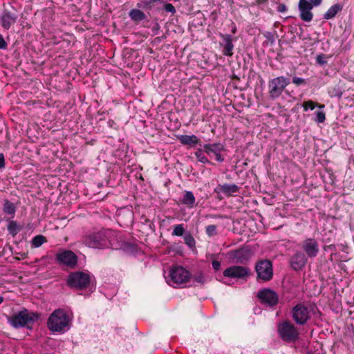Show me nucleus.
<instances>
[{
	"mask_svg": "<svg viewBox=\"0 0 354 354\" xmlns=\"http://www.w3.org/2000/svg\"><path fill=\"white\" fill-rule=\"evenodd\" d=\"M73 314L71 310L58 308L48 317L47 326L53 333H64L72 325Z\"/></svg>",
	"mask_w": 354,
	"mask_h": 354,
	"instance_id": "nucleus-1",
	"label": "nucleus"
},
{
	"mask_svg": "<svg viewBox=\"0 0 354 354\" xmlns=\"http://www.w3.org/2000/svg\"><path fill=\"white\" fill-rule=\"evenodd\" d=\"M112 234L110 230H101L89 233L84 236L83 243L85 245L95 248L104 249L111 247L110 239Z\"/></svg>",
	"mask_w": 354,
	"mask_h": 354,
	"instance_id": "nucleus-2",
	"label": "nucleus"
},
{
	"mask_svg": "<svg viewBox=\"0 0 354 354\" xmlns=\"http://www.w3.org/2000/svg\"><path fill=\"white\" fill-rule=\"evenodd\" d=\"M189 272L182 266L172 267L165 277L167 283L174 288L184 286L190 279Z\"/></svg>",
	"mask_w": 354,
	"mask_h": 354,
	"instance_id": "nucleus-3",
	"label": "nucleus"
},
{
	"mask_svg": "<svg viewBox=\"0 0 354 354\" xmlns=\"http://www.w3.org/2000/svg\"><path fill=\"white\" fill-rule=\"evenodd\" d=\"M38 319V315L34 313H29L24 309L8 318V323L14 328H21L32 324Z\"/></svg>",
	"mask_w": 354,
	"mask_h": 354,
	"instance_id": "nucleus-4",
	"label": "nucleus"
},
{
	"mask_svg": "<svg viewBox=\"0 0 354 354\" xmlns=\"http://www.w3.org/2000/svg\"><path fill=\"white\" fill-rule=\"evenodd\" d=\"M290 84V80L283 76H279L268 82V94L271 100L278 98L286 87Z\"/></svg>",
	"mask_w": 354,
	"mask_h": 354,
	"instance_id": "nucleus-5",
	"label": "nucleus"
},
{
	"mask_svg": "<svg viewBox=\"0 0 354 354\" xmlns=\"http://www.w3.org/2000/svg\"><path fill=\"white\" fill-rule=\"evenodd\" d=\"M90 281L91 278L88 274L77 271L71 272L68 276L66 283L71 288L81 290L87 288Z\"/></svg>",
	"mask_w": 354,
	"mask_h": 354,
	"instance_id": "nucleus-6",
	"label": "nucleus"
},
{
	"mask_svg": "<svg viewBox=\"0 0 354 354\" xmlns=\"http://www.w3.org/2000/svg\"><path fill=\"white\" fill-rule=\"evenodd\" d=\"M277 331L281 339L287 342H293L299 338L298 330L290 322L285 321L279 323Z\"/></svg>",
	"mask_w": 354,
	"mask_h": 354,
	"instance_id": "nucleus-7",
	"label": "nucleus"
},
{
	"mask_svg": "<svg viewBox=\"0 0 354 354\" xmlns=\"http://www.w3.org/2000/svg\"><path fill=\"white\" fill-rule=\"evenodd\" d=\"M255 270L258 279L263 281L271 280L273 277L272 262L269 260H261L257 263Z\"/></svg>",
	"mask_w": 354,
	"mask_h": 354,
	"instance_id": "nucleus-8",
	"label": "nucleus"
},
{
	"mask_svg": "<svg viewBox=\"0 0 354 354\" xmlns=\"http://www.w3.org/2000/svg\"><path fill=\"white\" fill-rule=\"evenodd\" d=\"M55 259L59 264L74 268L77 264V257L71 250H61L56 254Z\"/></svg>",
	"mask_w": 354,
	"mask_h": 354,
	"instance_id": "nucleus-9",
	"label": "nucleus"
},
{
	"mask_svg": "<svg viewBox=\"0 0 354 354\" xmlns=\"http://www.w3.org/2000/svg\"><path fill=\"white\" fill-rule=\"evenodd\" d=\"M250 274V269L245 266H232L223 271V276L231 279H244Z\"/></svg>",
	"mask_w": 354,
	"mask_h": 354,
	"instance_id": "nucleus-10",
	"label": "nucleus"
},
{
	"mask_svg": "<svg viewBox=\"0 0 354 354\" xmlns=\"http://www.w3.org/2000/svg\"><path fill=\"white\" fill-rule=\"evenodd\" d=\"M301 249L308 258L314 259L319 252V245L315 239L308 238L302 241Z\"/></svg>",
	"mask_w": 354,
	"mask_h": 354,
	"instance_id": "nucleus-11",
	"label": "nucleus"
},
{
	"mask_svg": "<svg viewBox=\"0 0 354 354\" xmlns=\"http://www.w3.org/2000/svg\"><path fill=\"white\" fill-rule=\"evenodd\" d=\"M257 297L261 303L270 307L277 305L279 301L277 292L269 288H264L259 291Z\"/></svg>",
	"mask_w": 354,
	"mask_h": 354,
	"instance_id": "nucleus-12",
	"label": "nucleus"
},
{
	"mask_svg": "<svg viewBox=\"0 0 354 354\" xmlns=\"http://www.w3.org/2000/svg\"><path fill=\"white\" fill-rule=\"evenodd\" d=\"M292 318L294 321L300 325H304L310 317L308 308L303 304H299L292 308Z\"/></svg>",
	"mask_w": 354,
	"mask_h": 354,
	"instance_id": "nucleus-13",
	"label": "nucleus"
},
{
	"mask_svg": "<svg viewBox=\"0 0 354 354\" xmlns=\"http://www.w3.org/2000/svg\"><path fill=\"white\" fill-rule=\"evenodd\" d=\"M205 152L210 157L214 156V160L218 162H223L224 158L222 152L224 151V146L220 143L206 144L203 146Z\"/></svg>",
	"mask_w": 354,
	"mask_h": 354,
	"instance_id": "nucleus-14",
	"label": "nucleus"
},
{
	"mask_svg": "<svg viewBox=\"0 0 354 354\" xmlns=\"http://www.w3.org/2000/svg\"><path fill=\"white\" fill-rule=\"evenodd\" d=\"M220 37L221 38V41L219 44L222 48V53L225 56L232 57L234 54V44L233 41H236V38H233L231 35L229 34H219Z\"/></svg>",
	"mask_w": 354,
	"mask_h": 354,
	"instance_id": "nucleus-15",
	"label": "nucleus"
},
{
	"mask_svg": "<svg viewBox=\"0 0 354 354\" xmlns=\"http://www.w3.org/2000/svg\"><path fill=\"white\" fill-rule=\"evenodd\" d=\"M307 261L308 257L301 251H297L290 259L291 268L295 270H301L305 267Z\"/></svg>",
	"mask_w": 354,
	"mask_h": 354,
	"instance_id": "nucleus-16",
	"label": "nucleus"
},
{
	"mask_svg": "<svg viewBox=\"0 0 354 354\" xmlns=\"http://www.w3.org/2000/svg\"><path fill=\"white\" fill-rule=\"evenodd\" d=\"M307 0H299V10L300 13L301 19L306 22H310L312 21L313 14L311 10L313 8Z\"/></svg>",
	"mask_w": 354,
	"mask_h": 354,
	"instance_id": "nucleus-17",
	"label": "nucleus"
},
{
	"mask_svg": "<svg viewBox=\"0 0 354 354\" xmlns=\"http://www.w3.org/2000/svg\"><path fill=\"white\" fill-rule=\"evenodd\" d=\"M250 250L246 248H242L229 252L230 259L238 263H243L247 261L250 259Z\"/></svg>",
	"mask_w": 354,
	"mask_h": 354,
	"instance_id": "nucleus-18",
	"label": "nucleus"
},
{
	"mask_svg": "<svg viewBox=\"0 0 354 354\" xmlns=\"http://www.w3.org/2000/svg\"><path fill=\"white\" fill-rule=\"evenodd\" d=\"M17 19L15 12L5 10L1 16V24L4 29H9Z\"/></svg>",
	"mask_w": 354,
	"mask_h": 354,
	"instance_id": "nucleus-19",
	"label": "nucleus"
},
{
	"mask_svg": "<svg viewBox=\"0 0 354 354\" xmlns=\"http://www.w3.org/2000/svg\"><path fill=\"white\" fill-rule=\"evenodd\" d=\"M218 189L219 192L228 197L235 196L239 191V187L235 184H223L220 185Z\"/></svg>",
	"mask_w": 354,
	"mask_h": 354,
	"instance_id": "nucleus-20",
	"label": "nucleus"
},
{
	"mask_svg": "<svg viewBox=\"0 0 354 354\" xmlns=\"http://www.w3.org/2000/svg\"><path fill=\"white\" fill-rule=\"evenodd\" d=\"M178 139L183 145H194L199 143L200 140L195 135H180L178 136Z\"/></svg>",
	"mask_w": 354,
	"mask_h": 354,
	"instance_id": "nucleus-21",
	"label": "nucleus"
},
{
	"mask_svg": "<svg viewBox=\"0 0 354 354\" xmlns=\"http://www.w3.org/2000/svg\"><path fill=\"white\" fill-rule=\"evenodd\" d=\"M342 8L343 6L340 3H335L333 5L324 13V18L327 20L334 18L336 15L342 10Z\"/></svg>",
	"mask_w": 354,
	"mask_h": 354,
	"instance_id": "nucleus-22",
	"label": "nucleus"
},
{
	"mask_svg": "<svg viewBox=\"0 0 354 354\" xmlns=\"http://www.w3.org/2000/svg\"><path fill=\"white\" fill-rule=\"evenodd\" d=\"M131 20L139 22L146 19V15L140 9H132L129 13Z\"/></svg>",
	"mask_w": 354,
	"mask_h": 354,
	"instance_id": "nucleus-23",
	"label": "nucleus"
},
{
	"mask_svg": "<svg viewBox=\"0 0 354 354\" xmlns=\"http://www.w3.org/2000/svg\"><path fill=\"white\" fill-rule=\"evenodd\" d=\"M183 203L190 207H193L195 203V197L192 192H186L183 201Z\"/></svg>",
	"mask_w": 354,
	"mask_h": 354,
	"instance_id": "nucleus-24",
	"label": "nucleus"
},
{
	"mask_svg": "<svg viewBox=\"0 0 354 354\" xmlns=\"http://www.w3.org/2000/svg\"><path fill=\"white\" fill-rule=\"evenodd\" d=\"M3 210L6 214L12 215L15 213L16 207L15 205L8 200H4Z\"/></svg>",
	"mask_w": 354,
	"mask_h": 354,
	"instance_id": "nucleus-25",
	"label": "nucleus"
},
{
	"mask_svg": "<svg viewBox=\"0 0 354 354\" xmlns=\"http://www.w3.org/2000/svg\"><path fill=\"white\" fill-rule=\"evenodd\" d=\"M47 241L46 237L43 235H37L34 236L31 241V244L33 248H39L42 244Z\"/></svg>",
	"mask_w": 354,
	"mask_h": 354,
	"instance_id": "nucleus-26",
	"label": "nucleus"
},
{
	"mask_svg": "<svg viewBox=\"0 0 354 354\" xmlns=\"http://www.w3.org/2000/svg\"><path fill=\"white\" fill-rule=\"evenodd\" d=\"M205 151H203L201 149H198L195 152V156L197 160L203 163L208 162V159L205 155Z\"/></svg>",
	"mask_w": 354,
	"mask_h": 354,
	"instance_id": "nucleus-27",
	"label": "nucleus"
},
{
	"mask_svg": "<svg viewBox=\"0 0 354 354\" xmlns=\"http://www.w3.org/2000/svg\"><path fill=\"white\" fill-rule=\"evenodd\" d=\"M185 232V228L183 224H178L174 226L172 235L180 236H183Z\"/></svg>",
	"mask_w": 354,
	"mask_h": 354,
	"instance_id": "nucleus-28",
	"label": "nucleus"
},
{
	"mask_svg": "<svg viewBox=\"0 0 354 354\" xmlns=\"http://www.w3.org/2000/svg\"><path fill=\"white\" fill-rule=\"evenodd\" d=\"M8 230L10 234L15 236L19 232V227L15 222L12 221L9 223Z\"/></svg>",
	"mask_w": 354,
	"mask_h": 354,
	"instance_id": "nucleus-29",
	"label": "nucleus"
},
{
	"mask_svg": "<svg viewBox=\"0 0 354 354\" xmlns=\"http://www.w3.org/2000/svg\"><path fill=\"white\" fill-rule=\"evenodd\" d=\"M185 243L189 247L193 248L195 245V240L190 234H187L184 236Z\"/></svg>",
	"mask_w": 354,
	"mask_h": 354,
	"instance_id": "nucleus-30",
	"label": "nucleus"
},
{
	"mask_svg": "<svg viewBox=\"0 0 354 354\" xmlns=\"http://www.w3.org/2000/svg\"><path fill=\"white\" fill-rule=\"evenodd\" d=\"M206 233L209 236H213L217 234L216 226L214 225H209L206 227Z\"/></svg>",
	"mask_w": 354,
	"mask_h": 354,
	"instance_id": "nucleus-31",
	"label": "nucleus"
},
{
	"mask_svg": "<svg viewBox=\"0 0 354 354\" xmlns=\"http://www.w3.org/2000/svg\"><path fill=\"white\" fill-rule=\"evenodd\" d=\"M315 106V103L312 100H308L303 103V107L305 111H307L308 109L313 110Z\"/></svg>",
	"mask_w": 354,
	"mask_h": 354,
	"instance_id": "nucleus-32",
	"label": "nucleus"
},
{
	"mask_svg": "<svg viewBox=\"0 0 354 354\" xmlns=\"http://www.w3.org/2000/svg\"><path fill=\"white\" fill-rule=\"evenodd\" d=\"M292 83L297 86H300L302 84H306V82L304 79H303L301 77H294L292 78Z\"/></svg>",
	"mask_w": 354,
	"mask_h": 354,
	"instance_id": "nucleus-33",
	"label": "nucleus"
},
{
	"mask_svg": "<svg viewBox=\"0 0 354 354\" xmlns=\"http://www.w3.org/2000/svg\"><path fill=\"white\" fill-rule=\"evenodd\" d=\"M164 8L167 12H171V14H174L176 12V8L171 3H165L164 6Z\"/></svg>",
	"mask_w": 354,
	"mask_h": 354,
	"instance_id": "nucleus-34",
	"label": "nucleus"
},
{
	"mask_svg": "<svg viewBox=\"0 0 354 354\" xmlns=\"http://www.w3.org/2000/svg\"><path fill=\"white\" fill-rule=\"evenodd\" d=\"M316 121L318 122L319 123L324 122L326 119L325 113L322 111H318L316 114Z\"/></svg>",
	"mask_w": 354,
	"mask_h": 354,
	"instance_id": "nucleus-35",
	"label": "nucleus"
},
{
	"mask_svg": "<svg viewBox=\"0 0 354 354\" xmlns=\"http://www.w3.org/2000/svg\"><path fill=\"white\" fill-rule=\"evenodd\" d=\"M308 2L311 4L312 8H313L319 6L322 3V0H309Z\"/></svg>",
	"mask_w": 354,
	"mask_h": 354,
	"instance_id": "nucleus-36",
	"label": "nucleus"
},
{
	"mask_svg": "<svg viewBox=\"0 0 354 354\" xmlns=\"http://www.w3.org/2000/svg\"><path fill=\"white\" fill-rule=\"evenodd\" d=\"M212 268L215 271H217L220 269L221 267V263L216 260H214L212 261Z\"/></svg>",
	"mask_w": 354,
	"mask_h": 354,
	"instance_id": "nucleus-37",
	"label": "nucleus"
},
{
	"mask_svg": "<svg viewBox=\"0 0 354 354\" xmlns=\"http://www.w3.org/2000/svg\"><path fill=\"white\" fill-rule=\"evenodd\" d=\"M7 47V43L3 36L0 35V49H5Z\"/></svg>",
	"mask_w": 354,
	"mask_h": 354,
	"instance_id": "nucleus-38",
	"label": "nucleus"
},
{
	"mask_svg": "<svg viewBox=\"0 0 354 354\" xmlns=\"http://www.w3.org/2000/svg\"><path fill=\"white\" fill-rule=\"evenodd\" d=\"M194 280L198 283H203L205 281L204 276L202 274H200L194 277Z\"/></svg>",
	"mask_w": 354,
	"mask_h": 354,
	"instance_id": "nucleus-39",
	"label": "nucleus"
},
{
	"mask_svg": "<svg viewBox=\"0 0 354 354\" xmlns=\"http://www.w3.org/2000/svg\"><path fill=\"white\" fill-rule=\"evenodd\" d=\"M279 12H284L287 10V7L284 4H279L277 8Z\"/></svg>",
	"mask_w": 354,
	"mask_h": 354,
	"instance_id": "nucleus-40",
	"label": "nucleus"
},
{
	"mask_svg": "<svg viewBox=\"0 0 354 354\" xmlns=\"http://www.w3.org/2000/svg\"><path fill=\"white\" fill-rule=\"evenodd\" d=\"M5 166V158L4 155L1 153H0V169L3 168Z\"/></svg>",
	"mask_w": 354,
	"mask_h": 354,
	"instance_id": "nucleus-41",
	"label": "nucleus"
},
{
	"mask_svg": "<svg viewBox=\"0 0 354 354\" xmlns=\"http://www.w3.org/2000/svg\"><path fill=\"white\" fill-rule=\"evenodd\" d=\"M317 62L319 63V64H323L325 63V62L322 59V56L319 55L317 56Z\"/></svg>",
	"mask_w": 354,
	"mask_h": 354,
	"instance_id": "nucleus-42",
	"label": "nucleus"
},
{
	"mask_svg": "<svg viewBox=\"0 0 354 354\" xmlns=\"http://www.w3.org/2000/svg\"><path fill=\"white\" fill-rule=\"evenodd\" d=\"M231 32L232 33H234V34L236 33V27L235 26H233Z\"/></svg>",
	"mask_w": 354,
	"mask_h": 354,
	"instance_id": "nucleus-43",
	"label": "nucleus"
},
{
	"mask_svg": "<svg viewBox=\"0 0 354 354\" xmlns=\"http://www.w3.org/2000/svg\"><path fill=\"white\" fill-rule=\"evenodd\" d=\"M26 257H27V254H25V253H23V254H21V258H22V259H25V258H26Z\"/></svg>",
	"mask_w": 354,
	"mask_h": 354,
	"instance_id": "nucleus-44",
	"label": "nucleus"
},
{
	"mask_svg": "<svg viewBox=\"0 0 354 354\" xmlns=\"http://www.w3.org/2000/svg\"><path fill=\"white\" fill-rule=\"evenodd\" d=\"M3 297H0V304H2L3 302Z\"/></svg>",
	"mask_w": 354,
	"mask_h": 354,
	"instance_id": "nucleus-45",
	"label": "nucleus"
},
{
	"mask_svg": "<svg viewBox=\"0 0 354 354\" xmlns=\"http://www.w3.org/2000/svg\"><path fill=\"white\" fill-rule=\"evenodd\" d=\"M320 108H323L324 107V105H322V106H319Z\"/></svg>",
	"mask_w": 354,
	"mask_h": 354,
	"instance_id": "nucleus-46",
	"label": "nucleus"
}]
</instances>
